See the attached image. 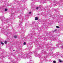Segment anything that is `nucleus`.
Wrapping results in <instances>:
<instances>
[{
    "label": "nucleus",
    "instance_id": "nucleus-1",
    "mask_svg": "<svg viewBox=\"0 0 63 63\" xmlns=\"http://www.w3.org/2000/svg\"><path fill=\"white\" fill-rule=\"evenodd\" d=\"M42 52L43 54H41V55H40V54H35V55L36 56H38L40 58V61L41 63H43V60H45L46 62H47V60H46V58L44 57L43 56L44 54H45V53L46 52L45 51H44L43 50L42 51Z\"/></svg>",
    "mask_w": 63,
    "mask_h": 63
},
{
    "label": "nucleus",
    "instance_id": "nucleus-2",
    "mask_svg": "<svg viewBox=\"0 0 63 63\" xmlns=\"http://www.w3.org/2000/svg\"><path fill=\"white\" fill-rule=\"evenodd\" d=\"M30 54L27 53L25 56H19L18 57H19V58H24L25 59H26L27 57V59H30V60L31 61H32V59L31 58V56H30Z\"/></svg>",
    "mask_w": 63,
    "mask_h": 63
},
{
    "label": "nucleus",
    "instance_id": "nucleus-3",
    "mask_svg": "<svg viewBox=\"0 0 63 63\" xmlns=\"http://www.w3.org/2000/svg\"><path fill=\"white\" fill-rule=\"evenodd\" d=\"M19 19H20V23L19 24V25H22V21H23V19H24V18L23 17V16H20V17H19Z\"/></svg>",
    "mask_w": 63,
    "mask_h": 63
},
{
    "label": "nucleus",
    "instance_id": "nucleus-4",
    "mask_svg": "<svg viewBox=\"0 0 63 63\" xmlns=\"http://www.w3.org/2000/svg\"><path fill=\"white\" fill-rule=\"evenodd\" d=\"M50 37H52V38L53 41H55V40H56V39H55V38H54L53 37L52 35Z\"/></svg>",
    "mask_w": 63,
    "mask_h": 63
},
{
    "label": "nucleus",
    "instance_id": "nucleus-5",
    "mask_svg": "<svg viewBox=\"0 0 63 63\" xmlns=\"http://www.w3.org/2000/svg\"><path fill=\"white\" fill-rule=\"evenodd\" d=\"M31 5H32V6H31V7L32 8H33V7H34V3H32V4H31Z\"/></svg>",
    "mask_w": 63,
    "mask_h": 63
},
{
    "label": "nucleus",
    "instance_id": "nucleus-6",
    "mask_svg": "<svg viewBox=\"0 0 63 63\" xmlns=\"http://www.w3.org/2000/svg\"><path fill=\"white\" fill-rule=\"evenodd\" d=\"M41 2L42 3H46V1H44V0H41Z\"/></svg>",
    "mask_w": 63,
    "mask_h": 63
},
{
    "label": "nucleus",
    "instance_id": "nucleus-7",
    "mask_svg": "<svg viewBox=\"0 0 63 63\" xmlns=\"http://www.w3.org/2000/svg\"><path fill=\"white\" fill-rule=\"evenodd\" d=\"M38 19V18L37 17H35V20H37Z\"/></svg>",
    "mask_w": 63,
    "mask_h": 63
},
{
    "label": "nucleus",
    "instance_id": "nucleus-8",
    "mask_svg": "<svg viewBox=\"0 0 63 63\" xmlns=\"http://www.w3.org/2000/svg\"><path fill=\"white\" fill-rule=\"evenodd\" d=\"M4 43L5 44H7V42L6 41H5L4 42Z\"/></svg>",
    "mask_w": 63,
    "mask_h": 63
},
{
    "label": "nucleus",
    "instance_id": "nucleus-9",
    "mask_svg": "<svg viewBox=\"0 0 63 63\" xmlns=\"http://www.w3.org/2000/svg\"><path fill=\"white\" fill-rule=\"evenodd\" d=\"M38 49H39V48H36V50H38Z\"/></svg>",
    "mask_w": 63,
    "mask_h": 63
},
{
    "label": "nucleus",
    "instance_id": "nucleus-10",
    "mask_svg": "<svg viewBox=\"0 0 63 63\" xmlns=\"http://www.w3.org/2000/svg\"><path fill=\"white\" fill-rule=\"evenodd\" d=\"M59 61L60 62H62V61L61 60L59 59Z\"/></svg>",
    "mask_w": 63,
    "mask_h": 63
},
{
    "label": "nucleus",
    "instance_id": "nucleus-11",
    "mask_svg": "<svg viewBox=\"0 0 63 63\" xmlns=\"http://www.w3.org/2000/svg\"><path fill=\"white\" fill-rule=\"evenodd\" d=\"M1 44L2 45H4V43H2V42H1Z\"/></svg>",
    "mask_w": 63,
    "mask_h": 63
},
{
    "label": "nucleus",
    "instance_id": "nucleus-12",
    "mask_svg": "<svg viewBox=\"0 0 63 63\" xmlns=\"http://www.w3.org/2000/svg\"><path fill=\"white\" fill-rule=\"evenodd\" d=\"M17 37V36L16 35H15L14 36V38H16Z\"/></svg>",
    "mask_w": 63,
    "mask_h": 63
},
{
    "label": "nucleus",
    "instance_id": "nucleus-13",
    "mask_svg": "<svg viewBox=\"0 0 63 63\" xmlns=\"http://www.w3.org/2000/svg\"><path fill=\"white\" fill-rule=\"evenodd\" d=\"M39 7H37L36 8V10H38V9H39Z\"/></svg>",
    "mask_w": 63,
    "mask_h": 63
},
{
    "label": "nucleus",
    "instance_id": "nucleus-14",
    "mask_svg": "<svg viewBox=\"0 0 63 63\" xmlns=\"http://www.w3.org/2000/svg\"><path fill=\"white\" fill-rule=\"evenodd\" d=\"M53 63H56V61H54L53 62Z\"/></svg>",
    "mask_w": 63,
    "mask_h": 63
},
{
    "label": "nucleus",
    "instance_id": "nucleus-15",
    "mask_svg": "<svg viewBox=\"0 0 63 63\" xmlns=\"http://www.w3.org/2000/svg\"><path fill=\"white\" fill-rule=\"evenodd\" d=\"M56 28H59V27L58 26H56Z\"/></svg>",
    "mask_w": 63,
    "mask_h": 63
},
{
    "label": "nucleus",
    "instance_id": "nucleus-16",
    "mask_svg": "<svg viewBox=\"0 0 63 63\" xmlns=\"http://www.w3.org/2000/svg\"><path fill=\"white\" fill-rule=\"evenodd\" d=\"M8 11V9H5V11Z\"/></svg>",
    "mask_w": 63,
    "mask_h": 63
},
{
    "label": "nucleus",
    "instance_id": "nucleus-17",
    "mask_svg": "<svg viewBox=\"0 0 63 63\" xmlns=\"http://www.w3.org/2000/svg\"><path fill=\"white\" fill-rule=\"evenodd\" d=\"M25 44H26V43H25V42H24V45H25Z\"/></svg>",
    "mask_w": 63,
    "mask_h": 63
},
{
    "label": "nucleus",
    "instance_id": "nucleus-18",
    "mask_svg": "<svg viewBox=\"0 0 63 63\" xmlns=\"http://www.w3.org/2000/svg\"><path fill=\"white\" fill-rule=\"evenodd\" d=\"M29 14H31V12H29Z\"/></svg>",
    "mask_w": 63,
    "mask_h": 63
},
{
    "label": "nucleus",
    "instance_id": "nucleus-19",
    "mask_svg": "<svg viewBox=\"0 0 63 63\" xmlns=\"http://www.w3.org/2000/svg\"><path fill=\"white\" fill-rule=\"evenodd\" d=\"M4 19H3H3H2L1 20H2V21H3V20H4Z\"/></svg>",
    "mask_w": 63,
    "mask_h": 63
},
{
    "label": "nucleus",
    "instance_id": "nucleus-20",
    "mask_svg": "<svg viewBox=\"0 0 63 63\" xmlns=\"http://www.w3.org/2000/svg\"><path fill=\"white\" fill-rule=\"evenodd\" d=\"M33 1H36V0H32Z\"/></svg>",
    "mask_w": 63,
    "mask_h": 63
},
{
    "label": "nucleus",
    "instance_id": "nucleus-21",
    "mask_svg": "<svg viewBox=\"0 0 63 63\" xmlns=\"http://www.w3.org/2000/svg\"><path fill=\"white\" fill-rule=\"evenodd\" d=\"M63 48V46H62V47Z\"/></svg>",
    "mask_w": 63,
    "mask_h": 63
},
{
    "label": "nucleus",
    "instance_id": "nucleus-22",
    "mask_svg": "<svg viewBox=\"0 0 63 63\" xmlns=\"http://www.w3.org/2000/svg\"><path fill=\"white\" fill-rule=\"evenodd\" d=\"M62 1H61V2H62Z\"/></svg>",
    "mask_w": 63,
    "mask_h": 63
},
{
    "label": "nucleus",
    "instance_id": "nucleus-23",
    "mask_svg": "<svg viewBox=\"0 0 63 63\" xmlns=\"http://www.w3.org/2000/svg\"><path fill=\"white\" fill-rule=\"evenodd\" d=\"M13 51H15V50H13Z\"/></svg>",
    "mask_w": 63,
    "mask_h": 63
},
{
    "label": "nucleus",
    "instance_id": "nucleus-24",
    "mask_svg": "<svg viewBox=\"0 0 63 63\" xmlns=\"http://www.w3.org/2000/svg\"><path fill=\"white\" fill-rule=\"evenodd\" d=\"M3 22H2V24H3Z\"/></svg>",
    "mask_w": 63,
    "mask_h": 63
},
{
    "label": "nucleus",
    "instance_id": "nucleus-25",
    "mask_svg": "<svg viewBox=\"0 0 63 63\" xmlns=\"http://www.w3.org/2000/svg\"><path fill=\"white\" fill-rule=\"evenodd\" d=\"M39 8H41V7H39Z\"/></svg>",
    "mask_w": 63,
    "mask_h": 63
},
{
    "label": "nucleus",
    "instance_id": "nucleus-26",
    "mask_svg": "<svg viewBox=\"0 0 63 63\" xmlns=\"http://www.w3.org/2000/svg\"><path fill=\"white\" fill-rule=\"evenodd\" d=\"M12 60H13L12 59Z\"/></svg>",
    "mask_w": 63,
    "mask_h": 63
},
{
    "label": "nucleus",
    "instance_id": "nucleus-27",
    "mask_svg": "<svg viewBox=\"0 0 63 63\" xmlns=\"http://www.w3.org/2000/svg\"><path fill=\"white\" fill-rule=\"evenodd\" d=\"M12 60H13L12 59Z\"/></svg>",
    "mask_w": 63,
    "mask_h": 63
}]
</instances>
